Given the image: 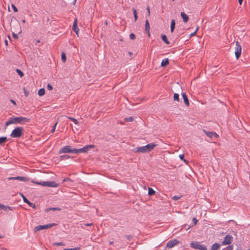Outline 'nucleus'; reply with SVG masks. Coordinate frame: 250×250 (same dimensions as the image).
<instances>
[{"label":"nucleus","instance_id":"1","mask_svg":"<svg viewBox=\"0 0 250 250\" xmlns=\"http://www.w3.org/2000/svg\"><path fill=\"white\" fill-rule=\"evenodd\" d=\"M157 145L156 144L151 143L145 146L136 147L134 148L132 151L134 153H148L151 151Z\"/></svg>","mask_w":250,"mask_h":250},{"label":"nucleus","instance_id":"2","mask_svg":"<svg viewBox=\"0 0 250 250\" xmlns=\"http://www.w3.org/2000/svg\"><path fill=\"white\" fill-rule=\"evenodd\" d=\"M29 121L30 119L23 117L10 118L9 120L5 123V125L7 126L13 124H23L24 123L28 122Z\"/></svg>","mask_w":250,"mask_h":250},{"label":"nucleus","instance_id":"3","mask_svg":"<svg viewBox=\"0 0 250 250\" xmlns=\"http://www.w3.org/2000/svg\"><path fill=\"white\" fill-rule=\"evenodd\" d=\"M31 182L34 184L41 185L43 187L56 188L59 186V184L54 181L37 182L34 180H32Z\"/></svg>","mask_w":250,"mask_h":250},{"label":"nucleus","instance_id":"4","mask_svg":"<svg viewBox=\"0 0 250 250\" xmlns=\"http://www.w3.org/2000/svg\"><path fill=\"white\" fill-rule=\"evenodd\" d=\"M23 128L22 127H16L10 134L12 138H20L23 134Z\"/></svg>","mask_w":250,"mask_h":250},{"label":"nucleus","instance_id":"5","mask_svg":"<svg viewBox=\"0 0 250 250\" xmlns=\"http://www.w3.org/2000/svg\"><path fill=\"white\" fill-rule=\"evenodd\" d=\"M77 148L72 149L70 146H66L63 147L59 151V153L61 154L62 153H74L77 154L76 151Z\"/></svg>","mask_w":250,"mask_h":250},{"label":"nucleus","instance_id":"6","mask_svg":"<svg viewBox=\"0 0 250 250\" xmlns=\"http://www.w3.org/2000/svg\"><path fill=\"white\" fill-rule=\"evenodd\" d=\"M241 51H242V47L240 45V43L238 42H236V45L235 47V55L236 59L238 60L241 55Z\"/></svg>","mask_w":250,"mask_h":250},{"label":"nucleus","instance_id":"7","mask_svg":"<svg viewBox=\"0 0 250 250\" xmlns=\"http://www.w3.org/2000/svg\"><path fill=\"white\" fill-rule=\"evenodd\" d=\"M55 225V224L52 223L50 224H47L45 225H38L34 228V231L35 232L41 230L42 229H48Z\"/></svg>","mask_w":250,"mask_h":250},{"label":"nucleus","instance_id":"8","mask_svg":"<svg viewBox=\"0 0 250 250\" xmlns=\"http://www.w3.org/2000/svg\"><path fill=\"white\" fill-rule=\"evenodd\" d=\"M94 146L92 145H87L84 146L83 148L77 149V150H76V151L77 152V154L80 153H85L89 151L91 148L94 147Z\"/></svg>","mask_w":250,"mask_h":250},{"label":"nucleus","instance_id":"9","mask_svg":"<svg viewBox=\"0 0 250 250\" xmlns=\"http://www.w3.org/2000/svg\"><path fill=\"white\" fill-rule=\"evenodd\" d=\"M232 239H233L232 236L229 234H228L225 237L224 240L222 242V245H229L231 243Z\"/></svg>","mask_w":250,"mask_h":250},{"label":"nucleus","instance_id":"10","mask_svg":"<svg viewBox=\"0 0 250 250\" xmlns=\"http://www.w3.org/2000/svg\"><path fill=\"white\" fill-rule=\"evenodd\" d=\"M203 131L207 136H208L210 139H212L213 138H217L219 137V135L215 132L208 131L205 129H203Z\"/></svg>","mask_w":250,"mask_h":250},{"label":"nucleus","instance_id":"11","mask_svg":"<svg viewBox=\"0 0 250 250\" xmlns=\"http://www.w3.org/2000/svg\"><path fill=\"white\" fill-rule=\"evenodd\" d=\"M179 243L176 239H174L169 241L167 244V247L168 248H171L177 245Z\"/></svg>","mask_w":250,"mask_h":250},{"label":"nucleus","instance_id":"12","mask_svg":"<svg viewBox=\"0 0 250 250\" xmlns=\"http://www.w3.org/2000/svg\"><path fill=\"white\" fill-rule=\"evenodd\" d=\"M203 245L201 244L200 242L197 241H192L190 244V247L194 249L198 250L200 247H201Z\"/></svg>","mask_w":250,"mask_h":250},{"label":"nucleus","instance_id":"13","mask_svg":"<svg viewBox=\"0 0 250 250\" xmlns=\"http://www.w3.org/2000/svg\"><path fill=\"white\" fill-rule=\"evenodd\" d=\"M9 180H18L20 181L26 182L29 181V179L26 177L23 176H17V177H11L8 178Z\"/></svg>","mask_w":250,"mask_h":250},{"label":"nucleus","instance_id":"14","mask_svg":"<svg viewBox=\"0 0 250 250\" xmlns=\"http://www.w3.org/2000/svg\"><path fill=\"white\" fill-rule=\"evenodd\" d=\"M21 196L22 197V199H23V202L24 203H27L30 207H32V208H35L36 206V205L33 204V203H32L31 202H30L26 198L25 196H24L23 194H21Z\"/></svg>","mask_w":250,"mask_h":250},{"label":"nucleus","instance_id":"15","mask_svg":"<svg viewBox=\"0 0 250 250\" xmlns=\"http://www.w3.org/2000/svg\"><path fill=\"white\" fill-rule=\"evenodd\" d=\"M13 208V207L0 204V209L4 210L5 211L8 212L10 210H12Z\"/></svg>","mask_w":250,"mask_h":250},{"label":"nucleus","instance_id":"16","mask_svg":"<svg viewBox=\"0 0 250 250\" xmlns=\"http://www.w3.org/2000/svg\"><path fill=\"white\" fill-rule=\"evenodd\" d=\"M73 30L77 34L78 33L79 31V29L77 26V20L76 19L74 20L73 25Z\"/></svg>","mask_w":250,"mask_h":250},{"label":"nucleus","instance_id":"17","mask_svg":"<svg viewBox=\"0 0 250 250\" xmlns=\"http://www.w3.org/2000/svg\"><path fill=\"white\" fill-rule=\"evenodd\" d=\"M149 29H150V25H149L148 21L147 20H146V23H145V31L147 33V35L149 37L150 36Z\"/></svg>","mask_w":250,"mask_h":250},{"label":"nucleus","instance_id":"18","mask_svg":"<svg viewBox=\"0 0 250 250\" xmlns=\"http://www.w3.org/2000/svg\"><path fill=\"white\" fill-rule=\"evenodd\" d=\"M182 95L185 104L188 106L189 103L187 95L185 93H183Z\"/></svg>","mask_w":250,"mask_h":250},{"label":"nucleus","instance_id":"19","mask_svg":"<svg viewBox=\"0 0 250 250\" xmlns=\"http://www.w3.org/2000/svg\"><path fill=\"white\" fill-rule=\"evenodd\" d=\"M181 16L183 20V21L185 23L187 22L189 19L188 16L183 12L181 13Z\"/></svg>","mask_w":250,"mask_h":250},{"label":"nucleus","instance_id":"20","mask_svg":"<svg viewBox=\"0 0 250 250\" xmlns=\"http://www.w3.org/2000/svg\"><path fill=\"white\" fill-rule=\"evenodd\" d=\"M168 64H169V60L168 59L166 58V59H164L162 60L161 63V66L162 67H165Z\"/></svg>","mask_w":250,"mask_h":250},{"label":"nucleus","instance_id":"21","mask_svg":"<svg viewBox=\"0 0 250 250\" xmlns=\"http://www.w3.org/2000/svg\"><path fill=\"white\" fill-rule=\"evenodd\" d=\"M220 245L218 243H214L212 245L210 250H218L220 248Z\"/></svg>","mask_w":250,"mask_h":250},{"label":"nucleus","instance_id":"22","mask_svg":"<svg viewBox=\"0 0 250 250\" xmlns=\"http://www.w3.org/2000/svg\"><path fill=\"white\" fill-rule=\"evenodd\" d=\"M175 21L174 20H172L171 21L170 31L172 33L175 29Z\"/></svg>","mask_w":250,"mask_h":250},{"label":"nucleus","instance_id":"23","mask_svg":"<svg viewBox=\"0 0 250 250\" xmlns=\"http://www.w3.org/2000/svg\"><path fill=\"white\" fill-rule=\"evenodd\" d=\"M162 40L167 44H169V42L168 41L167 37L165 35H162Z\"/></svg>","mask_w":250,"mask_h":250},{"label":"nucleus","instance_id":"24","mask_svg":"<svg viewBox=\"0 0 250 250\" xmlns=\"http://www.w3.org/2000/svg\"><path fill=\"white\" fill-rule=\"evenodd\" d=\"M7 138L6 137H0V145H1L6 142Z\"/></svg>","mask_w":250,"mask_h":250},{"label":"nucleus","instance_id":"25","mask_svg":"<svg viewBox=\"0 0 250 250\" xmlns=\"http://www.w3.org/2000/svg\"><path fill=\"white\" fill-rule=\"evenodd\" d=\"M45 94V89L44 88H41L38 91V95L40 96H42L44 95Z\"/></svg>","mask_w":250,"mask_h":250},{"label":"nucleus","instance_id":"26","mask_svg":"<svg viewBox=\"0 0 250 250\" xmlns=\"http://www.w3.org/2000/svg\"><path fill=\"white\" fill-rule=\"evenodd\" d=\"M155 191L151 188H148V194L150 196L154 195Z\"/></svg>","mask_w":250,"mask_h":250},{"label":"nucleus","instance_id":"27","mask_svg":"<svg viewBox=\"0 0 250 250\" xmlns=\"http://www.w3.org/2000/svg\"><path fill=\"white\" fill-rule=\"evenodd\" d=\"M62 60L63 62H65L66 61V57L65 54L62 52L61 54Z\"/></svg>","mask_w":250,"mask_h":250},{"label":"nucleus","instance_id":"28","mask_svg":"<svg viewBox=\"0 0 250 250\" xmlns=\"http://www.w3.org/2000/svg\"><path fill=\"white\" fill-rule=\"evenodd\" d=\"M132 10H133V13L134 17V19H135V21H136L137 20V19H138L137 11L134 8H133Z\"/></svg>","mask_w":250,"mask_h":250},{"label":"nucleus","instance_id":"29","mask_svg":"<svg viewBox=\"0 0 250 250\" xmlns=\"http://www.w3.org/2000/svg\"><path fill=\"white\" fill-rule=\"evenodd\" d=\"M16 71L21 77H22L23 76L24 73L21 70L16 69Z\"/></svg>","mask_w":250,"mask_h":250},{"label":"nucleus","instance_id":"30","mask_svg":"<svg viewBox=\"0 0 250 250\" xmlns=\"http://www.w3.org/2000/svg\"><path fill=\"white\" fill-rule=\"evenodd\" d=\"M173 99L174 101H179V95L178 93H174L173 96Z\"/></svg>","mask_w":250,"mask_h":250},{"label":"nucleus","instance_id":"31","mask_svg":"<svg viewBox=\"0 0 250 250\" xmlns=\"http://www.w3.org/2000/svg\"><path fill=\"white\" fill-rule=\"evenodd\" d=\"M68 118L70 119L71 121L74 122V123L76 125H78L79 124L78 121L74 118L73 117H68Z\"/></svg>","mask_w":250,"mask_h":250},{"label":"nucleus","instance_id":"32","mask_svg":"<svg viewBox=\"0 0 250 250\" xmlns=\"http://www.w3.org/2000/svg\"><path fill=\"white\" fill-rule=\"evenodd\" d=\"M233 245H229L227 247L224 248L222 250H233Z\"/></svg>","mask_w":250,"mask_h":250},{"label":"nucleus","instance_id":"33","mask_svg":"<svg viewBox=\"0 0 250 250\" xmlns=\"http://www.w3.org/2000/svg\"><path fill=\"white\" fill-rule=\"evenodd\" d=\"M62 160H66L70 158V156L68 155H63L60 156Z\"/></svg>","mask_w":250,"mask_h":250},{"label":"nucleus","instance_id":"34","mask_svg":"<svg viewBox=\"0 0 250 250\" xmlns=\"http://www.w3.org/2000/svg\"><path fill=\"white\" fill-rule=\"evenodd\" d=\"M134 120V118L133 117H129L125 118V121L126 122H132Z\"/></svg>","mask_w":250,"mask_h":250},{"label":"nucleus","instance_id":"35","mask_svg":"<svg viewBox=\"0 0 250 250\" xmlns=\"http://www.w3.org/2000/svg\"><path fill=\"white\" fill-rule=\"evenodd\" d=\"M65 244L64 243L62 242H56V243H54V245L55 246H64Z\"/></svg>","mask_w":250,"mask_h":250},{"label":"nucleus","instance_id":"36","mask_svg":"<svg viewBox=\"0 0 250 250\" xmlns=\"http://www.w3.org/2000/svg\"><path fill=\"white\" fill-rule=\"evenodd\" d=\"M80 247H76L75 248L64 249L63 250H80Z\"/></svg>","mask_w":250,"mask_h":250},{"label":"nucleus","instance_id":"37","mask_svg":"<svg viewBox=\"0 0 250 250\" xmlns=\"http://www.w3.org/2000/svg\"><path fill=\"white\" fill-rule=\"evenodd\" d=\"M129 38L131 40H134L136 38L135 35L133 33H131L129 35Z\"/></svg>","mask_w":250,"mask_h":250},{"label":"nucleus","instance_id":"38","mask_svg":"<svg viewBox=\"0 0 250 250\" xmlns=\"http://www.w3.org/2000/svg\"><path fill=\"white\" fill-rule=\"evenodd\" d=\"M181 198V196H174L172 197V199L173 200H178L179 199H180Z\"/></svg>","mask_w":250,"mask_h":250},{"label":"nucleus","instance_id":"39","mask_svg":"<svg viewBox=\"0 0 250 250\" xmlns=\"http://www.w3.org/2000/svg\"><path fill=\"white\" fill-rule=\"evenodd\" d=\"M12 8L13 9L14 11L15 12H17L18 11V8L14 4H12Z\"/></svg>","mask_w":250,"mask_h":250},{"label":"nucleus","instance_id":"40","mask_svg":"<svg viewBox=\"0 0 250 250\" xmlns=\"http://www.w3.org/2000/svg\"><path fill=\"white\" fill-rule=\"evenodd\" d=\"M57 124H58V123L57 122V123H56L55 124V125H53V127H52V130H51V133H54V132H55V129H56V126L57 125Z\"/></svg>","mask_w":250,"mask_h":250},{"label":"nucleus","instance_id":"41","mask_svg":"<svg viewBox=\"0 0 250 250\" xmlns=\"http://www.w3.org/2000/svg\"><path fill=\"white\" fill-rule=\"evenodd\" d=\"M47 88L49 90H52L53 89V87L50 83H48L47 85Z\"/></svg>","mask_w":250,"mask_h":250},{"label":"nucleus","instance_id":"42","mask_svg":"<svg viewBox=\"0 0 250 250\" xmlns=\"http://www.w3.org/2000/svg\"><path fill=\"white\" fill-rule=\"evenodd\" d=\"M48 210H54V211H55V210H60L61 208H49Z\"/></svg>","mask_w":250,"mask_h":250},{"label":"nucleus","instance_id":"43","mask_svg":"<svg viewBox=\"0 0 250 250\" xmlns=\"http://www.w3.org/2000/svg\"><path fill=\"white\" fill-rule=\"evenodd\" d=\"M192 223H193V225L194 226V225H196V224H197V222H198V220L196 219V218H193L192 219Z\"/></svg>","mask_w":250,"mask_h":250},{"label":"nucleus","instance_id":"44","mask_svg":"<svg viewBox=\"0 0 250 250\" xmlns=\"http://www.w3.org/2000/svg\"><path fill=\"white\" fill-rule=\"evenodd\" d=\"M179 158L181 160H183L184 162L186 161V160L184 159V154L179 155Z\"/></svg>","mask_w":250,"mask_h":250},{"label":"nucleus","instance_id":"45","mask_svg":"<svg viewBox=\"0 0 250 250\" xmlns=\"http://www.w3.org/2000/svg\"><path fill=\"white\" fill-rule=\"evenodd\" d=\"M125 237L129 241H130L131 239L132 238V236L131 235H127L125 236Z\"/></svg>","mask_w":250,"mask_h":250},{"label":"nucleus","instance_id":"46","mask_svg":"<svg viewBox=\"0 0 250 250\" xmlns=\"http://www.w3.org/2000/svg\"><path fill=\"white\" fill-rule=\"evenodd\" d=\"M24 94L26 97H27L29 95V92L25 88L23 89Z\"/></svg>","mask_w":250,"mask_h":250},{"label":"nucleus","instance_id":"47","mask_svg":"<svg viewBox=\"0 0 250 250\" xmlns=\"http://www.w3.org/2000/svg\"><path fill=\"white\" fill-rule=\"evenodd\" d=\"M198 250H207V247L203 245L201 247H200Z\"/></svg>","mask_w":250,"mask_h":250},{"label":"nucleus","instance_id":"48","mask_svg":"<svg viewBox=\"0 0 250 250\" xmlns=\"http://www.w3.org/2000/svg\"><path fill=\"white\" fill-rule=\"evenodd\" d=\"M12 36L13 38L15 39H17L18 38V36L17 34H15V33H12Z\"/></svg>","mask_w":250,"mask_h":250},{"label":"nucleus","instance_id":"49","mask_svg":"<svg viewBox=\"0 0 250 250\" xmlns=\"http://www.w3.org/2000/svg\"><path fill=\"white\" fill-rule=\"evenodd\" d=\"M146 10H147V12L148 15L150 16V8H149V6H147L146 7Z\"/></svg>","mask_w":250,"mask_h":250},{"label":"nucleus","instance_id":"50","mask_svg":"<svg viewBox=\"0 0 250 250\" xmlns=\"http://www.w3.org/2000/svg\"><path fill=\"white\" fill-rule=\"evenodd\" d=\"M93 225L92 223H88V224H84V226H91Z\"/></svg>","mask_w":250,"mask_h":250},{"label":"nucleus","instance_id":"51","mask_svg":"<svg viewBox=\"0 0 250 250\" xmlns=\"http://www.w3.org/2000/svg\"><path fill=\"white\" fill-rule=\"evenodd\" d=\"M195 34H196V32H194L193 33H191V34H190L189 35V37H192V36H193L195 35Z\"/></svg>","mask_w":250,"mask_h":250},{"label":"nucleus","instance_id":"52","mask_svg":"<svg viewBox=\"0 0 250 250\" xmlns=\"http://www.w3.org/2000/svg\"><path fill=\"white\" fill-rule=\"evenodd\" d=\"M63 181H71V180L69 178H66Z\"/></svg>","mask_w":250,"mask_h":250},{"label":"nucleus","instance_id":"53","mask_svg":"<svg viewBox=\"0 0 250 250\" xmlns=\"http://www.w3.org/2000/svg\"><path fill=\"white\" fill-rule=\"evenodd\" d=\"M10 101H11V102L12 104H15V105H16V102H15L14 100H10Z\"/></svg>","mask_w":250,"mask_h":250},{"label":"nucleus","instance_id":"54","mask_svg":"<svg viewBox=\"0 0 250 250\" xmlns=\"http://www.w3.org/2000/svg\"><path fill=\"white\" fill-rule=\"evenodd\" d=\"M5 44L7 46L8 45V41L7 40H5L4 41Z\"/></svg>","mask_w":250,"mask_h":250},{"label":"nucleus","instance_id":"55","mask_svg":"<svg viewBox=\"0 0 250 250\" xmlns=\"http://www.w3.org/2000/svg\"><path fill=\"white\" fill-rule=\"evenodd\" d=\"M239 3L241 5L243 2V0H238Z\"/></svg>","mask_w":250,"mask_h":250},{"label":"nucleus","instance_id":"56","mask_svg":"<svg viewBox=\"0 0 250 250\" xmlns=\"http://www.w3.org/2000/svg\"><path fill=\"white\" fill-rule=\"evenodd\" d=\"M199 26H197L196 28V30L194 32H196V33H197V32L198 31V30H199Z\"/></svg>","mask_w":250,"mask_h":250},{"label":"nucleus","instance_id":"57","mask_svg":"<svg viewBox=\"0 0 250 250\" xmlns=\"http://www.w3.org/2000/svg\"><path fill=\"white\" fill-rule=\"evenodd\" d=\"M113 244V242H112V241H110L109 242V245H112Z\"/></svg>","mask_w":250,"mask_h":250},{"label":"nucleus","instance_id":"58","mask_svg":"<svg viewBox=\"0 0 250 250\" xmlns=\"http://www.w3.org/2000/svg\"><path fill=\"white\" fill-rule=\"evenodd\" d=\"M128 54H129L130 56H131L132 54V53L130 52H129Z\"/></svg>","mask_w":250,"mask_h":250},{"label":"nucleus","instance_id":"59","mask_svg":"<svg viewBox=\"0 0 250 250\" xmlns=\"http://www.w3.org/2000/svg\"><path fill=\"white\" fill-rule=\"evenodd\" d=\"M22 21L23 23H25V20H23Z\"/></svg>","mask_w":250,"mask_h":250},{"label":"nucleus","instance_id":"60","mask_svg":"<svg viewBox=\"0 0 250 250\" xmlns=\"http://www.w3.org/2000/svg\"><path fill=\"white\" fill-rule=\"evenodd\" d=\"M2 237L1 236H0V238H1Z\"/></svg>","mask_w":250,"mask_h":250},{"label":"nucleus","instance_id":"61","mask_svg":"<svg viewBox=\"0 0 250 250\" xmlns=\"http://www.w3.org/2000/svg\"><path fill=\"white\" fill-rule=\"evenodd\" d=\"M172 1H174V0H172Z\"/></svg>","mask_w":250,"mask_h":250}]
</instances>
